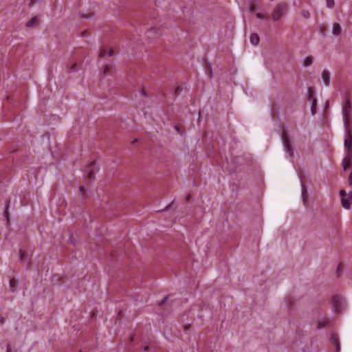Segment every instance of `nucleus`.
<instances>
[{"label": "nucleus", "instance_id": "nucleus-18", "mask_svg": "<svg viewBox=\"0 0 352 352\" xmlns=\"http://www.w3.org/2000/svg\"><path fill=\"white\" fill-rule=\"evenodd\" d=\"M8 208V204H7L6 210L4 211L3 214H4L5 217L6 218L8 223H9L10 222V216H9Z\"/></svg>", "mask_w": 352, "mask_h": 352}, {"label": "nucleus", "instance_id": "nucleus-7", "mask_svg": "<svg viewBox=\"0 0 352 352\" xmlns=\"http://www.w3.org/2000/svg\"><path fill=\"white\" fill-rule=\"evenodd\" d=\"M342 28L339 23H334L332 28V33L335 36H338L341 34Z\"/></svg>", "mask_w": 352, "mask_h": 352}, {"label": "nucleus", "instance_id": "nucleus-14", "mask_svg": "<svg viewBox=\"0 0 352 352\" xmlns=\"http://www.w3.org/2000/svg\"><path fill=\"white\" fill-rule=\"evenodd\" d=\"M37 19L36 17L32 18L27 23L28 27H32L34 25V24L36 23Z\"/></svg>", "mask_w": 352, "mask_h": 352}, {"label": "nucleus", "instance_id": "nucleus-24", "mask_svg": "<svg viewBox=\"0 0 352 352\" xmlns=\"http://www.w3.org/2000/svg\"><path fill=\"white\" fill-rule=\"evenodd\" d=\"M106 55V52L105 50H101L100 53H99V57L100 58H102V57H104V56Z\"/></svg>", "mask_w": 352, "mask_h": 352}, {"label": "nucleus", "instance_id": "nucleus-3", "mask_svg": "<svg viewBox=\"0 0 352 352\" xmlns=\"http://www.w3.org/2000/svg\"><path fill=\"white\" fill-rule=\"evenodd\" d=\"M340 195L342 198V205L343 208L349 210L351 208L352 203V191H350L346 194L345 190H341L340 191Z\"/></svg>", "mask_w": 352, "mask_h": 352}, {"label": "nucleus", "instance_id": "nucleus-26", "mask_svg": "<svg viewBox=\"0 0 352 352\" xmlns=\"http://www.w3.org/2000/svg\"><path fill=\"white\" fill-rule=\"evenodd\" d=\"M108 54H109V56H112L113 55V52L112 49H109L108 50Z\"/></svg>", "mask_w": 352, "mask_h": 352}, {"label": "nucleus", "instance_id": "nucleus-16", "mask_svg": "<svg viewBox=\"0 0 352 352\" xmlns=\"http://www.w3.org/2000/svg\"><path fill=\"white\" fill-rule=\"evenodd\" d=\"M16 280H14V278H11L10 280V287L12 288V290L14 291L15 290V287H16Z\"/></svg>", "mask_w": 352, "mask_h": 352}, {"label": "nucleus", "instance_id": "nucleus-12", "mask_svg": "<svg viewBox=\"0 0 352 352\" xmlns=\"http://www.w3.org/2000/svg\"><path fill=\"white\" fill-rule=\"evenodd\" d=\"M331 340H332L333 344L336 346L337 351H340V344H339L338 339L336 337H335L334 336H333L331 338Z\"/></svg>", "mask_w": 352, "mask_h": 352}, {"label": "nucleus", "instance_id": "nucleus-20", "mask_svg": "<svg viewBox=\"0 0 352 352\" xmlns=\"http://www.w3.org/2000/svg\"><path fill=\"white\" fill-rule=\"evenodd\" d=\"M316 100L315 99L313 102V104H312V106H311V113L313 115L315 114L316 113Z\"/></svg>", "mask_w": 352, "mask_h": 352}, {"label": "nucleus", "instance_id": "nucleus-34", "mask_svg": "<svg viewBox=\"0 0 352 352\" xmlns=\"http://www.w3.org/2000/svg\"><path fill=\"white\" fill-rule=\"evenodd\" d=\"M80 190H81V192L83 191V188L82 186L80 187Z\"/></svg>", "mask_w": 352, "mask_h": 352}, {"label": "nucleus", "instance_id": "nucleus-11", "mask_svg": "<svg viewBox=\"0 0 352 352\" xmlns=\"http://www.w3.org/2000/svg\"><path fill=\"white\" fill-rule=\"evenodd\" d=\"M313 63V58L311 56H307L304 59L303 65L305 67H309Z\"/></svg>", "mask_w": 352, "mask_h": 352}, {"label": "nucleus", "instance_id": "nucleus-13", "mask_svg": "<svg viewBox=\"0 0 352 352\" xmlns=\"http://www.w3.org/2000/svg\"><path fill=\"white\" fill-rule=\"evenodd\" d=\"M331 340H332L333 344L336 346L337 351H340V344H339L338 339L336 337H335L334 336H333L331 338Z\"/></svg>", "mask_w": 352, "mask_h": 352}, {"label": "nucleus", "instance_id": "nucleus-31", "mask_svg": "<svg viewBox=\"0 0 352 352\" xmlns=\"http://www.w3.org/2000/svg\"><path fill=\"white\" fill-rule=\"evenodd\" d=\"M107 66H105V67H104V73H106V72H107Z\"/></svg>", "mask_w": 352, "mask_h": 352}, {"label": "nucleus", "instance_id": "nucleus-8", "mask_svg": "<svg viewBox=\"0 0 352 352\" xmlns=\"http://www.w3.org/2000/svg\"><path fill=\"white\" fill-rule=\"evenodd\" d=\"M260 41L259 36L257 34H252L250 36V42L252 45H256Z\"/></svg>", "mask_w": 352, "mask_h": 352}, {"label": "nucleus", "instance_id": "nucleus-25", "mask_svg": "<svg viewBox=\"0 0 352 352\" xmlns=\"http://www.w3.org/2000/svg\"><path fill=\"white\" fill-rule=\"evenodd\" d=\"M349 184L350 186L352 185V173H351L349 177Z\"/></svg>", "mask_w": 352, "mask_h": 352}, {"label": "nucleus", "instance_id": "nucleus-4", "mask_svg": "<svg viewBox=\"0 0 352 352\" xmlns=\"http://www.w3.org/2000/svg\"><path fill=\"white\" fill-rule=\"evenodd\" d=\"M282 142L284 146V150L289 153L290 157L294 156V152L290 143V140L286 133H283L282 135Z\"/></svg>", "mask_w": 352, "mask_h": 352}, {"label": "nucleus", "instance_id": "nucleus-17", "mask_svg": "<svg viewBox=\"0 0 352 352\" xmlns=\"http://www.w3.org/2000/svg\"><path fill=\"white\" fill-rule=\"evenodd\" d=\"M301 15L305 19H309L310 17V13L307 10H302L301 12Z\"/></svg>", "mask_w": 352, "mask_h": 352}, {"label": "nucleus", "instance_id": "nucleus-28", "mask_svg": "<svg viewBox=\"0 0 352 352\" xmlns=\"http://www.w3.org/2000/svg\"><path fill=\"white\" fill-rule=\"evenodd\" d=\"M256 16H257L258 19H263V15H262L260 12H258V13H257V14H256Z\"/></svg>", "mask_w": 352, "mask_h": 352}, {"label": "nucleus", "instance_id": "nucleus-23", "mask_svg": "<svg viewBox=\"0 0 352 352\" xmlns=\"http://www.w3.org/2000/svg\"><path fill=\"white\" fill-rule=\"evenodd\" d=\"M311 96H312V90H311V88L309 87L308 89V100H311Z\"/></svg>", "mask_w": 352, "mask_h": 352}, {"label": "nucleus", "instance_id": "nucleus-32", "mask_svg": "<svg viewBox=\"0 0 352 352\" xmlns=\"http://www.w3.org/2000/svg\"><path fill=\"white\" fill-rule=\"evenodd\" d=\"M190 198V195L188 194L187 196H186V200H188V199Z\"/></svg>", "mask_w": 352, "mask_h": 352}, {"label": "nucleus", "instance_id": "nucleus-22", "mask_svg": "<svg viewBox=\"0 0 352 352\" xmlns=\"http://www.w3.org/2000/svg\"><path fill=\"white\" fill-rule=\"evenodd\" d=\"M328 322H329L328 320H324L323 322H320L318 325V329L323 328L326 325V324H327Z\"/></svg>", "mask_w": 352, "mask_h": 352}, {"label": "nucleus", "instance_id": "nucleus-1", "mask_svg": "<svg viewBox=\"0 0 352 352\" xmlns=\"http://www.w3.org/2000/svg\"><path fill=\"white\" fill-rule=\"evenodd\" d=\"M350 101L347 100L346 106L342 108L344 124L345 129L344 148L347 153L351 154L352 148V130L349 125Z\"/></svg>", "mask_w": 352, "mask_h": 352}, {"label": "nucleus", "instance_id": "nucleus-19", "mask_svg": "<svg viewBox=\"0 0 352 352\" xmlns=\"http://www.w3.org/2000/svg\"><path fill=\"white\" fill-rule=\"evenodd\" d=\"M87 177L89 179L90 181L93 180L94 177V171L92 170H89V173L87 174Z\"/></svg>", "mask_w": 352, "mask_h": 352}, {"label": "nucleus", "instance_id": "nucleus-15", "mask_svg": "<svg viewBox=\"0 0 352 352\" xmlns=\"http://www.w3.org/2000/svg\"><path fill=\"white\" fill-rule=\"evenodd\" d=\"M326 3H327V6L329 8H333L334 7V5H335L334 0H326Z\"/></svg>", "mask_w": 352, "mask_h": 352}, {"label": "nucleus", "instance_id": "nucleus-2", "mask_svg": "<svg viewBox=\"0 0 352 352\" xmlns=\"http://www.w3.org/2000/svg\"><path fill=\"white\" fill-rule=\"evenodd\" d=\"M287 12V8L285 3H279L276 5L273 12L272 19L274 21L280 19Z\"/></svg>", "mask_w": 352, "mask_h": 352}, {"label": "nucleus", "instance_id": "nucleus-21", "mask_svg": "<svg viewBox=\"0 0 352 352\" xmlns=\"http://www.w3.org/2000/svg\"><path fill=\"white\" fill-rule=\"evenodd\" d=\"M328 322H329L328 320H324L323 322H320L318 325V329L323 328L326 325V324H327Z\"/></svg>", "mask_w": 352, "mask_h": 352}, {"label": "nucleus", "instance_id": "nucleus-6", "mask_svg": "<svg viewBox=\"0 0 352 352\" xmlns=\"http://www.w3.org/2000/svg\"><path fill=\"white\" fill-rule=\"evenodd\" d=\"M351 162V155L347 153L346 157L344 158L342 162V167L344 170H346V168L349 166Z\"/></svg>", "mask_w": 352, "mask_h": 352}, {"label": "nucleus", "instance_id": "nucleus-5", "mask_svg": "<svg viewBox=\"0 0 352 352\" xmlns=\"http://www.w3.org/2000/svg\"><path fill=\"white\" fill-rule=\"evenodd\" d=\"M321 77L323 83L328 86L330 83V74L327 70H323L321 74Z\"/></svg>", "mask_w": 352, "mask_h": 352}, {"label": "nucleus", "instance_id": "nucleus-29", "mask_svg": "<svg viewBox=\"0 0 352 352\" xmlns=\"http://www.w3.org/2000/svg\"><path fill=\"white\" fill-rule=\"evenodd\" d=\"M7 352H11V346L10 344L7 345Z\"/></svg>", "mask_w": 352, "mask_h": 352}, {"label": "nucleus", "instance_id": "nucleus-27", "mask_svg": "<svg viewBox=\"0 0 352 352\" xmlns=\"http://www.w3.org/2000/svg\"><path fill=\"white\" fill-rule=\"evenodd\" d=\"M0 323L2 324L4 323V319L1 315H0Z\"/></svg>", "mask_w": 352, "mask_h": 352}, {"label": "nucleus", "instance_id": "nucleus-10", "mask_svg": "<svg viewBox=\"0 0 352 352\" xmlns=\"http://www.w3.org/2000/svg\"><path fill=\"white\" fill-rule=\"evenodd\" d=\"M333 300L334 306L336 307V310L338 311L339 304L341 305L342 303V299L339 297L334 296Z\"/></svg>", "mask_w": 352, "mask_h": 352}, {"label": "nucleus", "instance_id": "nucleus-30", "mask_svg": "<svg viewBox=\"0 0 352 352\" xmlns=\"http://www.w3.org/2000/svg\"><path fill=\"white\" fill-rule=\"evenodd\" d=\"M144 351H148V350H149L148 346H144Z\"/></svg>", "mask_w": 352, "mask_h": 352}, {"label": "nucleus", "instance_id": "nucleus-33", "mask_svg": "<svg viewBox=\"0 0 352 352\" xmlns=\"http://www.w3.org/2000/svg\"><path fill=\"white\" fill-rule=\"evenodd\" d=\"M166 299H167V297H165V298L163 299L162 302H164Z\"/></svg>", "mask_w": 352, "mask_h": 352}, {"label": "nucleus", "instance_id": "nucleus-9", "mask_svg": "<svg viewBox=\"0 0 352 352\" xmlns=\"http://www.w3.org/2000/svg\"><path fill=\"white\" fill-rule=\"evenodd\" d=\"M301 186H302V201H303L304 204H305L306 201H307V189H306V187H305V184H303V182H301Z\"/></svg>", "mask_w": 352, "mask_h": 352}]
</instances>
